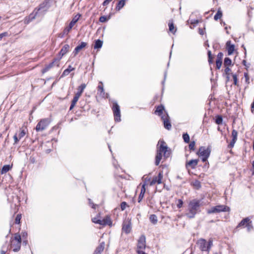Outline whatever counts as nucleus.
<instances>
[{"mask_svg":"<svg viewBox=\"0 0 254 254\" xmlns=\"http://www.w3.org/2000/svg\"><path fill=\"white\" fill-rule=\"evenodd\" d=\"M54 2L55 0H45L25 18V23H29L36 17H43Z\"/></svg>","mask_w":254,"mask_h":254,"instance_id":"f257e3e1","label":"nucleus"},{"mask_svg":"<svg viewBox=\"0 0 254 254\" xmlns=\"http://www.w3.org/2000/svg\"><path fill=\"white\" fill-rule=\"evenodd\" d=\"M158 145H159V146L157 147V152L155 157V165L156 166L159 164L162 158V153H163L164 156L165 158L168 157L171 153L170 150L168 149L164 141H159Z\"/></svg>","mask_w":254,"mask_h":254,"instance_id":"f03ea898","label":"nucleus"},{"mask_svg":"<svg viewBox=\"0 0 254 254\" xmlns=\"http://www.w3.org/2000/svg\"><path fill=\"white\" fill-rule=\"evenodd\" d=\"M200 201L196 199L191 200L189 204V212L186 213V216L189 218H193L199 209Z\"/></svg>","mask_w":254,"mask_h":254,"instance_id":"7ed1b4c3","label":"nucleus"},{"mask_svg":"<svg viewBox=\"0 0 254 254\" xmlns=\"http://www.w3.org/2000/svg\"><path fill=\"white\" fill-rule=\"evenodd\" d=\"M21 244V236L18 234H15L13 238L11 239L10 247L13 251L18 252L20 250Z\"/></svg>","mask_w":254,"mask_h":254,"instance_id":"20e7f679","label":"nucleus"},{"mask_svg":"<svg viewBox=\"0 0 254 254\" xmlns=\"http://www.w3.org/2000/svg\"><path fill=\"white\" fill-rule=\"evenodd\" d=\"M230 210V208L226 205H219L212 207L211 209L207 210V213L208 214L219 213L221 212L229 211Z\"/></svg>","mask_w":254,"mask_h":254,"instance_id":"39448f33","label":"nucleus"},{"mask_svg":"<svg viewBox=\"0 0 254 254\" xmlns=\"http://www.w3.org/2000/svg\"><path fill=\"white\" fill-rule=\"evenodd\" d=\"M50 123V120L48 118L41 120L36 127L37 131H41L45 129Z\"/></svg>","mask_w":254,"mask_h":254,"instance_id":"423d86ee","label":"nucleus"},{"mask_svg":"<svg viewBox=\"0 0 254 254\" xmlns=\"http://www.w3.org/2000/svg\"><path fill=\"white\" fill-rule=\"evenodd\" d=\"M113 111L115 116V120L116 121H121V115L120 107L117 103H114L113 107Z\"/></svg>","mask_w":254,"mask_h":254,"instance_id":"0eeeda50","label":"nucleus"},{"mask_svg":"<svg viewBox=\"0 0 254 254\" xmlns=\"http://www.w3.org/2000/svg\"><path fill=\"white\" fill-rule=\"evenodd\" d=\"M59 59H56L52 62L47 64L44 68L42 69V72L44 73L47 72L52 67L54 66H59Z\"/></svg>","mask_w":254,"mask_h":254,"instance_id":"6e6552de","label":"nucleus"},{"mask_svg":"<svg viewBox=\"0 0 254 254\" xmlns=\"http://www.w3.org/2000/svg\"><path fill=\"white\" fill-rule=\"evenodd\" d=\"M210 153V149L208 148H205L204 146H201L199 148L197 155L200 156H209Z\"/></svg>","mask_w":254,"mask_h":254,"instance_id":"1a4fd4ad","label":"nucleus"},{"mask_svg":"<svg viewBox=\"0 0 254 254\" xmlns=\"http://www.w3.org/2000/svg\"><path fill=\"white\" fill-rule=\"evenodd\" d=\"M197 244V245H198L199 249L202 251L209 252L208 249L207 248V242L205 239H199V240H198Z\"/></svg>","mask_w":254,"mask_h":254,"instance_id":"9d476101","label":"nucleus"},{"mask_svg":"<svg viewBox=\"0 0 254 254\" xmlns=\"http://www.w3.org/2000/svg\"><path fill=\"white\" fill-rule=\"evenodd\" d=\"M145 247V237L144 236H141L138 241L137 250H144Z\"/></svg>","mask_w":254,"mask_h":254,"instance_id":"9b49d317","label":"nucleus"},{"mask_svg":"<svg viewBox=\"0 0 254 254\" xmlns=\"http://www.w3.org/2000/svg\"><path fill=\"white\" fill-rule=\"evenodd\" d=\"M163 175L161 173H159L157 176L154 177L150 183V186H153L155 184H160L162 183Z\"/></svg>","mask_w":254,"mask_h":254,"instance_id":"f8f14e48","label":"nucleus"},{"mask_svg":"<svg viewBox=\"0 0 254 254\" xmlns=\"http://www.w3.org/2000/svg\"><path fill=\"white\" fill-rule=\"evenodd\" d=\"M162 119L164 123V127L168 130L170 129L172 126L169 121V116L168 115L162 116Z\"/></svg>","mask_w":254,"mask_h":254,"instance_id":"ddd939ff","label":"nucleus"},{"mask_svg":"<svg viewBox=\"0 0 254 254\" xmlns=\"http://www.w3.org/2000/svg\"><path fill=\"white\" fill-rule=\"evenodd\" d=\"M198 159H193L187 162L186 164V168L190 167L191 169H194L197 165Z\"/></svg>","mask_w":254,"mask_h":254,"instance_id":"4468645a","label":"nucleus"},{"mask_svg":"<svg viewBox=\"0 0 254 254\" xmlns=\"http://www.w3.org/2000/svg\"><path fill=\"white\" fill-rule=\"evenodd\" d=\"M226 48L228 51V55H231L233 53L235 50V46L231 44L230 41H229L226 43Z\"/></svg>","mask_w":254,"mask_h":254,"instance_id":"2eb2a0df","label":"nucleus"},{"mask_svg":"<svg viewBox=\"0 0 254 254\" xmlns=\"http://www.w3.org/2000/svg\"><path fill=\"white\" fill-rule=\"evenodd\" d=\"M28 133V129L26 127L23 126L19 128V132L17 136L21 139Z\"/></svg>","mask_w":254,"mask_h":254,"instance_id":"dca6fc26","label":"nucleus"},{"mask_svg":"<svg viewBox=\"0 0 254 254\" xmlns=\"http://www.w3.org/2000/svg\"><path fill=\"white\" fill-rule=\"evenodd\" d=\"M105 248V243L102 242L100 244L95 250L93 254H101Z\"/></svg>","mask_w":254,"mask_h":254,"instance_id":"f3484780","label":"nucleus"},{"mask_svg":"<svg viewBox=\"0 0 254 254\" xmlns=\"http://www.w3.org/2000/svg\"><path fill=\"white\" fill-rule=\"evenodd\" d=\"M81 95L79 94V93H76L75 94V96L73 97V99L72 100L71 104L70 107V110H72L73 107L75 106L76 102L78 100L79 98L80 97Z\"/></svg>","mask_w":254,"mask_h":254,"instance_id":"a211bd4d","label":"nucleus"},{"mask_svg":"<svg viewBox=\"0 0 254 254\" xmlns=\"http://www.w3.org/2000/svg\"><path fill=\"white\" fill-rule=\"evenodd\" d=\"M131 223L130 222L124 223L123 226V230L126 233H129L131 231Z\"/></svg>","mask_w":254,"mask_h":254,"instance_id":"6ab92c4d","label":"nucleus"},{"mask_svg":"<svg viewBox=\"0 0 254 254\" xmlns=\"http://www.w3.org/2000/svg\"><path fill=\"white\" fill-rule=\"evenodd\" d=\"M87 45V43L85 42H82L80 45L77 46L74 51V56H76L79 52L83 48H84Z\"/></svg>","mask_w":254,"mask_h":254,"instance_id":"aec40b11","label":"nucleus"},{"mask_svg":"<svg viewBox=\"0 0 254 254\" xmlns=\"http://www.w3.org/2000/svg\"><path fill=\"white\" fill-rule=\"evenodd\" d=\"M145 184L142 185L140 193L138 196V202H140L144 197V193L145 192Z\"/></svg>","mask_w":254,"mask_h":254,"instance_id":"412c9836","label":"nucleus"},{"mask_svg":"<svg viewBox=\"0 0 254 254\" xmlns=\"http://www.w3.org/2000/svg\"><path fill=\"white\" fill-rule=\"evenodd\" d=\"M250 220V218L248 217L245 218L243 219L238 225V227H244L246 226V225L248 224V223L249 222V221Z\"/></svg>","mask_w":254,"mask_h":254,"instance_id":"4be33fe9","label":"nucleus"},{"mask_svg":"<svg viewBox=\"0 0 254 254\" xmlns=\"http://www.w3.org/2000/svg\"><path fill=\"white\" fill-rule=\"evenodd\" d=\"M11 167L9 165H4L1 169L0 170V173L1 174H5L9 171Z\"/></svg>","mask_w":254,"mask_h":254,"instance_id":"5701e85b","label":"nucleus"},{"mask_svg":"<svg viewBox=\"0 0 254 254\" xmlns=\"http://www.w3.org/2000/svg\"><path fill=\"white\" fill-rule=\"evenodd\" d=\"M126 0H121L119 1L116 8L117 10H120L125 5Z\"/></svg>","mask_w":254,"mask_h":254,"instance_id":"b1692460","label":"nucleus"},{"mask_svg":"<svg viewBox=\"0 0 254 254\" xmlns=\"http://www.w3.org/2000/svg\"><path fill=\"white\" fill-rule=\"evenodd\" d=\"M80 16L81 15L80 14H76L73 18L72 20H71L69 24H70V25H72V26H74L75 24L77 22V21L78 20Z\"/></svg>","mask_w":254,"mask_h":254,"instance_id":"393cba45","label":"nucleus"},{"mask_svg":"<svg viewBox=\"0 0 254 254\" xmlns=\"http://www.w3.org/2000/svg\"><path fill=\"white\" fill-rule=\"evenodd\" d=\"M103 42L100 40H97L95 41V45L94 46V49H99L101 48L102 46Z\"/></svg>","mask_w":254,"mask_h":254,"instance_id":"a878e982","label":"nucleus"},{"mask_svg":"<svg viewBox=\"0 0 254 254\" xmlns=\"http://www.w3.org/2000/svg\"><path fill=\"white\" fill-rule=\"evenodd\" d=\"M164 110V107L162 106H158L155 111V113L158 114V115L160 116Z\"/></svg>","mask_w":254,"mask_h":254,"instance_id":"bb28decb","label":"nucleus"},{"mask_svg":"<svg viewBox=\"0 0 254 254\" xmlns=\"http://www.w3.org/2000/svg\"><path fill=\"white\" fill-rule=\"evenodd\" d=\"M86 85L85 83L82 84L80 86H79L78 88V91L77 93H79V94L81 95L84 89L85 88Z\"/></svg>","mask_w":254,"mask_h":254,"instance_id":"cd10ccee","label":"nucleus"},{"mask_svg":"<svg viewBox=\"0 0 254 254\" xmlns=\"http://www.w3.org/2000/svg\"><path fill=\"white\" fill-rule=\"evenodd\" d=\"M149 219H150V221L154 224H156L157 222V217L154 214L150 215V216L149 217Z\"/></svg>","mask_w":254,"mask_h":254,"instance_id":"c85d7f7f","label":"nucleus"},{"mask_svg":"<svg viewBox=\"0 0 254 254\" xmlns=\"http://www.w3.org/2000/svg\"><path fill=\"white\" fill-rule=\"evenodd\" d=\"M102 221L104 223V224H102V225H110L112 223L110 218L108 217H106L105 218L103 219Z\"/></svg>","mask_w":254,"mask_h":254,"instance_id":"c756f323","label":"nucleus"},{"mask_svg":"<svg viewBox=\"0 0 254 254\" xmlns=\"http://www.w3.org/2000/svg\"><path fill=\"white\" fill-rule=\"evenodd\" d=\"M222 16V12L218 10L216 13V14L215 15L214 19L215 20H217L219 19H220Z\"/></svg>","mask_w":254,"mask_h":254,"instance_id":"7c9ffc66","label":"nucleus"},{"mask_svg":"<svg viewBox=\"0 0 254 254\" xmlns=\"http://www.w3.org/2000/svg\"><path fill=\"white\" fill-rule=\"evenodd\" d=\"M231 60L229 58H225L224 59V64L225 66L230 65L231 64Z\"/></svg>","mask_w":254,"mask_h":254,"instance_id":"2f4dec72","label":"nucleus"},{"mask_svg":"<svg viewBox=\"0 0 254 254\" xmlns=\"http://www.w3.org/2000/svg\"><path fill=\"white\" fill-rule=\"evenodd\" d=\"M98 90L100 92V94L102 93L104 94V90L103 86V83L101 81L99 82V85L98 86Z\"/></svg>","mask_w":254,"mask_h":254,"instance_id":"473e14b6","label":"nucleus"},{"mask_svg":"<svg viewBox=\"0 0 254 254\" xmlns=\"http://www.w3.org/2000/svg\"><path fill=\"white\" fill-rule=\"evenodd\" d=\"M184 140L186 143L190 142V136L187 133H184L183 135Z\"/></svg>","mask_w":254,"mask_h":254,"instance_id":"72a5a7b5","label":"nucleus"},{"mask_svg":"<svg viewBox=\"0 0 254 254\" xmlns=\"http://www.w3.org/2000/svg\"><path fill=\"white\" fill-rule=\"evenodd\" d=\"M223 119L221 116H218L216 118L215 122L217 125H221L222 124Z\"/></svg>","mask_w":254,"mask_h":254,"instance_id":"f704fd0d","label":"nucleus"},{"mask_svg":"<svg viewBox=\"0 0 254 254\" xmlns=\"http://www.w3.org/2000/svg\"><path fill=\"white\" fill-rule=\"evenodd\" d=\"M92 221L93 222L97 224H100L102 225V224H104V223L103 222L102 220H99L97 219L96 218H93L92 219Z\"/></svg>","mask_w":254,"mask_h":254,"instance_id":"c9c22d12","label":"nucleus"},{"mask_svg":"<svg viewBox=\"0 0 254 254\" xmlns=\"http://www.w3.org/2000/svg\"><path fill=\"white\" fill-rule=\"evenodd\" d=\"M21 219V214H17L15 219V224H19L20 222Z\"/></svg>","mask_w":254,"mask_h":254,"instance_id":"e433bc0d","label":"nucleus"},{"mask_svg":"<svg viewBox=\"0 0 254 254\" xmlns=\"http://www.w3.org/2000/svg\"><path fill=\"white\" fill-rule=\"evenodd\" d=\"M237 135H238L237 131L236 130L233 129L232 130V136L233 137L232 139H235V140H237Z\"/></svg>","mask_w":254,"mask_h":254,"instance_id":"4c0bfd02","label":"nucleus"},{"mask_svg":"<svg viewBox=\"0 0 254 254\" xmlns=\"http://www.w3.org/2000/svg\"><path fill=\"white\" fill-rule=\"evenodd\" d=\"M222 62L220 60H217L216 61V65L217 69H220L222 65Z\"/></svg>","mask_w":254,"mask_h":254,"instance_id":"58836bf2","label":"nucleus"},{"mask_svg":"<svg viewBox=\"0 0 254 254\" xmlns=\"http://www.w3.org/2000/svg\"><path fill=\"white\" fill-rule=\"evenodd\" d=\"M208 62L210 64L213 63V57L211 55V52L210 51H208Z\"/></svg>","mask_w":254,"mask_h":254,"instance_id":"ea45409f","label":"nucleus"},{"mask_svg":"<svg viewBox=\"0 0 254 254\" xmlns=\"http://www.w3.org/2000/svg\"><path fill=\"white\" fill-rule=\"evenodd\" d=\"M13 139H14V144H17L19 142V140L20 139V138H19V137L17 136V133H15L14 135Z\"/></svg>","mask_w":254,"mask_h":254,"instance_id":"a19ab883","label":"nucleus"},{"mask_svg":"<svg viewBox=\"0 0 254 254\" xmlns=\"http://www.w3.org/2000/svg\"><path fill=\"white\" fill-rule=\"evenodd\" d=\"M195 143L194 141H191L190 144H189V148L190 150H194L195 149Z\"/></svg>","mask_w":254,"mask_h":254,"instance_id":"79ce46f5","label":"nucleus"},{"mask_svg":"<svg viewBox=\"0 0 254 254\" xmlns=\"http://www.w3.org/2000/svg\"><path fill=\"white\" fill-rule=\"evenodd\" d=\"M246 227H247V229L248 231H250L253 228L252 222L251 220L249 221V222L246 225Z\"/></svg>","mask_w":254,"mask_h":254,"instance_id":"37998d69","label":"nucleus"},{"mask_svg":"<svg viewBox=\"0 0 254 254\" xmlns=\"http://www.w3.org/2000/svg\"><path fill=\"white\" fill-rule=\"evenodd\" d=\"M74 69V68L72 67L70 65L68 66V67L64 70V74H65L66 73L67 74L69 73L70 71L73 70Z\"/></svg>","mask_w":254,"mask_h":254,"instance_id":"c03bdc74","label":"nucleus"},{"mask_svg":"<svg viewBox=\"0 0 254 254\" xmlns=\"http://www.w3.org/2000/svg\"><path fill=\"white\" fill-rule=\"evenodd\" d=\"M231 71V69L229 67H226L225 69V73L227 75V79L228 80L229 78V75L230 74V72Z\"/></svg>","mask_w":254,"mask_h":254,"instance_id":"a18cd8bd","label":"nucleus"},{"mask_svg":"<svg viewBox=\"0 0 254 254\" xmlns=\"http://www.w3.org/2000/svg\"><path fill=\"white\" fill-rule=\"evenodd\" d=\"M127 206L126 202H122L121 204V208L122 210H124Z\"/></svg>","mask_w":254,"mask_h":254,"instance_id":"49530a36","label":"nucleus"},{"mask_svg":"<svg viewBox=\"0 0 254 254\" xmlns=\"http://www.w3.org/2000/svg\"><path fill=\"white\" fill-rule=\"evenodd\" d=\"M169 30L170 32H171L172 33H174L176 31V30L174 31V25L173 23H169Z\"/></svg>","mask_w":254,"mask_h":254,"instance_id":"de8ad7c7","label":"nucleus"},{"mask_svg":"<svg viewBox=\"0 0 254 254\" xmlns=\"http://www.w3.org/2000/svg\"><path fill=\"white\" fill-rule=\"evenodd\" d=\"M178 203H177V207L179 208H180L183 206V201L182 199H178Z\"/></svg>","mask_w":254,"mask_h":254,"instance_id":"09e8293b","label":"nucleus"},{"mask_svg":"<svg viewBox=\"0 0 254 254\" xmlns=\"http://www.w3.org/2000/svg\"><path fill=\"white\" fill-rule=\"evenodd\" d=\"M8 36V33L7 32H5L0 34V41H1L4 37H6V36Z\"/></svg>","mask_w":254,"mask_h":254,"instance_id":"8fccbe9b","label":"nucleus"},{"mask_svg":"<svg viewBox=\"0 0 254 254\" xmlns=\"http://www.w3.org/2000/svg\"><path fill=\"white\" fill-rule=\"evenodd\" d=\"M107 20V18L105 16H101L99 18V21L101 22H105Z\"/></svg>","mask_w":254,"mask_h":254,"instance_id":"3c124183","label":"nucleus"},{"mask_svg":"<svg viewBox=\"0 0 254 254\" xmlns=\"http://www.w3.org/2000/svg\"><path fill=\"white\" fill-rule=\"evenodd\" d=\"M233 78L234 80V84L236 85H237L238 83V79H237V76L236 74H233Z\"/></svg>","mask_w":254,"mask_h":254,"instance_id":"603ef678","label":"nucleus"},{"mask_svg":"<svg viewBox=\"0 0 254 254\" xmlns=\"http://www.w3.org/2000/svg\"><path fill=\"white\" fill-rule=\"evenodd\" d=\"M212 245V240L211 239L209 240L208 243L207 244V248L209 251Z\"/></svg>","mask_w":254,"mask_h":254,"instance_id":"864d4df0","label":"nucleus"},{"mask_svg":"<svg viewBox=\"0 0 254 254\" xmlns=\"http://www.w3.org/2000/svg\"><path fill=\"white\" fill-rule=\"evenodd\" d=\"M236 141V140H235V139H233L231 140L230 143L229 144V145H228L229 147H233Z\"/></svg>","mask_w":254,"mask_h":254,"instance_id":"5fc2aeb1","label":"nucleus"},{"mask_svg":"<svg viewBox=\"0 0 254 254\" xmlns=\"http://www.w3.org/2000/svg\"><path fill=\"white\" fill-rule=\"evenodd\" d=\"M73 27V26L70 25V24H69L68 26L65 29H64V31L66 30L67 32H69Z\"/></svg>","mask_w":254,"mask_h":254,"instance_id":"6e6d98bb","label":"nucleus"},{"mask_svg":"<svg viewBox=\"0 0 254 254\" xmlns=\"http://www.w3.org/2000/svg\"><path fill=\"white\" fill-rule=\"evenodd\" d=\"M223 54L222 53H219L217 55V60H220V61H222V59L223 57Z\"/></svg>","mask_w":254,"mask_h":254,"instance_id":"4d7b16f0","label":"nucleus"},{"mask_svg":"<svg viewBox=\"0 0 254 254\" xmlns=\"http://www.w3.org/2000/svg\"><path fill=\"white\" fill-rule=\"evenodd\" d=\"M194 185L197 188H199L201 187L200 183L199 181H196L194 184Z\"/></svg>","mask_w":254,"mask_h":254,"instance_id":"13d9d810","label":"nucleus"},{"mask_svg":"<svg viewBox=\"0 0 254 254\" xmlns=\"http://www.w3.org/2000/svg\"><path fill=\"white\" fill-rule=\"evenodd\" d=\"M69 48V45H64V54H65L66 52H67L68 51Z\"/></svg>","mask_w":254,"mask_h":254,"instance_id":"bf43d9fd","label":"nucleus"},{"mask_svg":"<svg viewBox=\"0 0 254 254\" xmlns=\"http://www.w3.org/2000/svg\"><path fill=\"white\" fill-rule=\"evenodd\" d=\"M137 252L138 254H147L143 251V250H137Z\"/></svg>","mask_w":254,"mask_h":254,"instance_id":"052dcab7","label":"nucleus"},{"mask_svg":"<svg viewBox=\"0 0 254 254\" xmlns=\"http://www.w3.org/2000/svg\"><path fill=\"white\" fill-rule=\"evenodd\" d=\"M245 77L246 78V82L249 83V75H248V73H245Z\"/></svg>","mask_w":254,"mask_h":254,"instance_id":"680f3d73","label":"nucleus"},{"mask_svg":"<svg viewBox=\"0 0 254 254\" xmlns=\"http://www.w3.org/2000/svg\"><path fill=\"white\" fill-rule=\"evenodd\" d=\"M21 235H22V237L23 238H26L27 236V233L26 232H22L21 233Z\"/></svg>","mask_w":254,"mask_h":254,"instance_id":"e2e57ef3","label":"nucleus"},{"mask_svg":"<svg viewBox=\"0 0 254 254\" xmlns=\"http://www.w3.org/2000/svg\"><path fill=\"white\" fill-rule=\"evenodd\" d=\"M88 200H89V204L91 205H92V207L93 208H95V205L93 203L91 202V200L90 199H89Z\"/></svg>","mask_w":254,"mask_h":254,"instance_id":"0e129e2a","label":"nucleus"},{"mask_svg":"<svg viewBox=\"0 0 254 254\" xmlns=\"http://www.w3.org/2000/svg\"><path fill=\"white\" fill-rule=\"evenodd\" d=\"M64 47H63L60 51V55H61L60 59H61L62 57L64 56Z\"/></svg>","mask_w":254,"mask_h":254,"instance_id":"69168bd1","label":"nucleus"},{"mask_svg":"<svg viewBox=\"0 0 254 254\" xmlns=\"http://www.w3.org/2000/svg\"><path fill=\"white\" fill-rule=\"evenodd\" d=\"M202 161L204 162H205L207 158H208L209 156H202Z\"/></svg>","mask_w":254,"mask_h":254,"instance_id":"338daca9","label":"nucleus"},{"mask_svg":"<svg viewBox=\"0 0 254 254\" xmlns=\"http://www.w3.org/2000/svg\"><path fill=\"white\" fill-rule=\"evenodd\" d=\"M3 249H4V247H2V250H1V251H0V254H5V253H6V250H3Z\"/></svg>","mask_w":254,"mask_h":254,"instance_id":"774afa93","label":"nucleus"}]
</instances>
